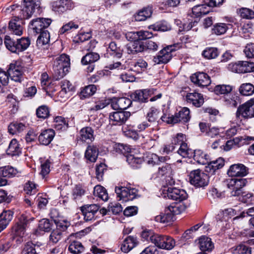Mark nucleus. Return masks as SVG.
<instances>
[{
    "mask_svg": "<svg viewBox=\"0 0 254 254\" xmlns=\"http://www.w3.org/2000/svg\"><path fill=\"white\" fill-rule=\"evenodd\" d=\"M98 149L96 146L89 145L85 153V158L92 162L96 161L98 156Z\"/></svg>",
    "mask_w": 254,
    "mask_h": 254,
    "instance_id": "obj_31",
    "label": "nucleus"
},
{
    "mask_svg": "<svg viewBox=\"0 0 254 254\" xmlns=\"http://www.w3.org/2000/svg\"><path fill=\"white\" fill-rule=\"evenodd\" d=\"M249 174V168L243 164L232 165L228 171V174L231 177H243Z\"/></svg>",
    "mask_w": 254,
    "mask_h": 254,
    "instance_id": "obj_12",
    "label": "nucleus"
},
{
    "mask_svg": "<svg viewBox=\"0 0 254 254\" xmlns=\"http://www.w3.org/2000/svg\"><path fill=\"white\" fill-rule=\"evenodd\" d=\"M99 209L96 204L86 205L81 207V211L86 221H90L94 218L95 214Z\"/></svg>",
    "mask_w": 254,
    "mask_h": 254,
    "instance_id": "obj_21",
    "label": "nucleus"
},
{
    "mask_svg": "<svg viewBox=\"0 0 254 254\" xmlns=\"http://www.w3.org/2000/svg\"><path fill=\"white\" fill-rule=\"evenodd\" d=\"M51 23V20L48 18H39L31 21L32 28L37 33H40L48 28Z\"/></svg>",
    "mask_w": 254,
    "mask_h": 254,
    "instance_id": "obj_13",
    "label": "nucleus"
},
{
    "mask_svg": "<svg viewBox=\"0 0 254 254\" xmlns=\"http://www.w3.org/2000/svg\"><path fill=\"white\" fill-rule=\"evenodd\" d=\"M72 7L70 0H57L52 2V9L59 13L64 12Z\"/></svg>",
    "mask_w": 254,
    "mask_h": 254,
    "instance_id": "obj_16",
    "label": "nucleus"
},
{
    "mask_svg": "<svg viewBox=\"0 0 254 254\" xmlns=\"http://www.w3.org/2000/svg\"><path fill=\"white\" fill-rule=\"evenodd\" d=\"M152 13L151 7L143 8L135 15V19L138 21H144L151 17Z\"/></svg>",
    "mask_w": 254,
    "mask_h": 254,
    "instance_id": "obj_34",
    "label": "nucleus"
},
{
    "mask_svg": "<svg viewBox=\"0 0 254 254\" xmlns=\"http://www.w3.org/2000/svg\"><path fill=\"white\" fill-rule=\"evenodd\" d=\"M18 173L16 169L11 166H5L0 168V176L1 177H11L15 176Z\"/></svg>",
    "mask_w": 254,
    "mask_h": 254,
    "instance_id": "obj_44",
    "label": "nucleus"
},
{
    "mask_svg": "<svg viewBox=\"0 0 254 254\" xmlns=\"http://www.w3.org/2000/svg\"><path fill=\"white\" fill-rule=\"evenodd\" d=\"M191 81L199 86H207L210 83L208 75L203 72L196 73L190 77Z\"/></svg>",
    "mask_w": 254,
    "mask_h": 254,
    "instance_id": "obj_17",
    "label": "nucleus"
},
{
    "mask_svg": "<svg viewBox=\"0 0 254 254\" xmlns=\"http://www.w3.org/2000/svg\"><path fill=\"white\" fill-rule=\"evenodd\" d=\"M202 55L207 59H215L218 56V52L216 48H207L203 51Z\"/></svg>",
    "mask_w": 254,
    "mask_h": 254,
    "instance_id": "obj_51",
    "label": "nucleus"
},
{
    "mask_svg": "<svg viewBox=\"0 0 254 254\" xmlns=\"http://www.w3.org/2000/svg\"><path fill=\"white\" fill-rule=\"evenodd\" d=\"M40 6V2L38 0H23V5H11L10 8L13 11V15H17L21 19H28Z\"/></svg>",
    "mask_w": 254,
    "mask_h": 254,
    "instance_id": "obj_2",
    "label": "nucleus"
},
{
    "mask_svg": "<svg viewBox=\"0 0 254 254\" xmlns=\"http://www.w3.org/2000/svg\"><path fill=\"white\" fill-rule=\"evenodd\" d=\"M4 44L6 48L11 52L19 53L18 46L17 44V41H13L9 36H5L4 38Z\"/></svg>",
    "mask_w": 254,
    "mask_h": 254,
    "instance_id": "obj_40",
    "label": "nucleus"
},
{
    "mask_svg": "<svg viewBox=\"0 0 254 254\" xmlns=\"http://www.w3.org/2000/svg\"><path fill=\"white\" fill-rule=\"evenodd\" d=\"M190 184L196 187H204L208 184V176L199 170L191 171L190 174Z\"/></svg>",
    "mask_w": 254,
    "mask_h": 254,
    "instance_id": "obj_5",
    "label": "nucleus"
},
{
    "mask_svg": "<svg viewBox=\"0 0 254 254\" xmlns=\"http://www.w3.org/2000/svg\"><path fill=\"white\" fill-rule=\"evenodd\" d=\"M68 250L72 254H78L83 251L84 247L80 242L73 241L69 246Z\"/></svg>",
    "mask_w": 254,
    "mask_h": 254,
    "instance_id": "obj_53",
    "label": "nucleus"
},
{
    "mask_svg": "<svg viewBox=\"0 0 254 254\" xmlns=\"http://www.w3.org/2000/svg\"><path fill=\"white\" fill-rule=\"evenodd\" d=\"M240 15L241 17L247 19L254 18V11L251 9L248 8H242L239 11Z\"/></svg>",
    "mask_w": 254,
    "mask_h": 254,
    "instance_id": "obj_61",
    "label": "nucleus"
},
{
    "mask_svg": "<svg viewBox=\"0 0 254 254\" xmlns=\"http://www.w3.org/2000/svg\"><path fill=\"white\" fill-rule=\"evenodd\" d=\"M50 41V34L47 30L43 31L40 33L37 40V45L39 48L49 44Z\"/></svg>",
    "mask_w": 254,
    "mask_h": 254,
    "instance_id": "obj_43",
    "label": "nucleus"
},
{
    "mask_svg": "<svg viewBox=\"0 0 254 254\" xmlns=\"http://www.w3.org/2000/svg\"><path fill=\"white\" fill-rule=\"evenodd\" d=\"M21 254H36L35 245L31 242H28L25 245Z\"/></svg>",
    "mask_w": 254,
    "mask_h": 254,
    "instance_id": "obj_64",
    "label": "nucleus"
},
{
    "mask_svg": "<svg viewBox=\"0 0 254 254\" xmlns=\"http://www.w3.org/2000/svg\"><path fill=\"white\" fill-rule=\"evenodd\" d=\"M174 46L170 45L160 51L157 56L154 58V62L157 64L167 63L172 58V52L175 50Z\"/></svg>",
    "mask_w": 254,
    "mask_h": 254,
    "instance_id": "obj_11",
    "label": "nucleus"
},
{
    "mask_svg": "<svg viewBox=\"0 0 254 254\" xmlns=\"http://www.w3.org/2000/svg\"><path fill=\"white\" fill-rule=\"evenodd\" d=\"M149 28L154 31L165 32L170 30L171 26L166 21H162L150 25Z\"/></svg>",
    "mask_w": 254,
    "mask_h": 254,
    "instance_id": "obj_39",
    "label": "nucleus"
},
{
    "mask_svg": "<svg viewBox=\"0 0 254 254\" xmlns=\"http://www.w3.org/2000/svg\"><path fill=\"white\" fill-rule=\"evenodd\" d=\"M17 44L18 46L19 52L27 49L30 44V41L28 38H21L17 40Z\"/></svg>",
    "mask_w": 254,
    "mask_h": 254,
    "instance_id": "obj_60",
    "label": "nucleus"
},
{
    "mask_svg": "<svg viewBox=\"0 0 254 254\" xmlns=\"http://www.w3.org/2000/svg\"><path fill=\"white\" fill-rule=\"evenodd\" d=\"M20 152L21 149L17 141L15 139H12L7 149V154L11 156H16L18 155Z\"/></svg>",
    "mask_w": 254,
    "mask_h": 254,
    "instance_id": "obj_37",
    "label": "nucleus"
},
{
    "mask_svg": "<svg viewBox=\"0 0 254 254\" xmlns=\"http://www.w3.org/2000/svg\"><path fill=\"white\" fill-rule=\"evenodd\" d=\"M224 165V160L220 157L215 160L209 161L205 166V171L210 173H213L216 170L221 168Z\"/></svg>",
    "mask_w": 254,
    "mask_h": 254,
    "instance_id": "obj_23",
    "label": "nucleus"
},
{
    "mask_svg": "<svg viewBox=\"0 0 254 254\" xmlns=\"http://www.w3.org/2000/svg\"><path fill=\"white\" fill-rule=\"evenodd\" d=\"M7 72L11 80L16 82L21 81L22 67L16 64H11L7 69Z\"/></svg>",
    "mask_w": 254,
    "mask_h": 254,
    "instance_id": "obj_18",
    "label": "nucleus"
},
{
    "mask_svg": "<svg viewBox=\"0 0 254 254\" xmlns=\"http://www.w3.org/2000/svg\"><path fill=\"white\" fill-rule=\"evenodd\" d=\"M130 116L129 112H115L110 115V121L115 125L125 123Z\"/></svg>",
    "mask_w": 254,
    "mask_h": 254,
    "instance_id": "obj_14",
    "label": "nucleus"
},
{
    "mask_svg": "<svg viewBox=\"0 0 254 254\" xmlns=\"http://www.w3.org/2000/svg\"><path fill=\"white\" fill-rule=\"evenodd\" d=\"M237 211L236 209L232 208H229L225 209L222 211L223 216L224 217V219L226 220L227 218H231L234 216L237 215L234 218V220H236L239 217H244L245 216V212H243L240 213V215H238L237 213Z\"/></svg>",
    "mask_w": 254,
    "mask_h": 254,
    "instance_id": "obj_42",
    "label": "nucleus"
},
{
    "mask_svg": "<svg viewBox=\"0 0 254 254\" xmlns=\"http://www.w3.org/2000/svg\"><path fill=\"white\" fill-rule=\"evenodd\" d=\"M127 50L128 54H135L142 52L144 50V45L136 41L127 45Z\"/></svg>",
    "mask_w": 254,
    "mask_h": 254,
    "instance_id": "obj_33",
    "label": "nucleus"
},
{
    "mask_svg": "<svg viewBox=\"0 0 254 254\" xmlns=\"http://www.w3.org/2000/svg\"><path fill=\"white\" fill-rule=\"evenodd\" d=\"M55 131L53 129H48L42 131L39 136L40 143L43 145H48L55 136Z\"/></svg>",
    "mask_w": 254,
    "mask_h": 254,
    "instance_id": "obj_22",
    "label": "nucleus"
},
{
    "mask_svg": "<svg viewBox=\"0 0 254 254\" xmlns=\"http://www.w3.org/2000/svg\"><path fill=\"white\" fill-rule=\"evenodd\" d=\"M127 154L126 155L127 161L133 167H137V165L141 164L144 161L147 164L154 166L159 162H163L166 160L164 157H159L156 154L148 153L142 158L140 156L139 151L135 148L126 146L124 148Z\"/></svg>",
    "mask_w": 254,
    "mask_h": 254,
    "instance_id": "obj_1",
    "label": "nucleus"
},
{
    "mask_svg": "<svg viewBox=\"0 0 254 254\" xmlns=\"http://www.w3.org/2000/svg\"><path fill=\"white\" fill-rule=\"evenodd\" d=\"M57 211L56 209H52L51 212V217L54 220L56 225V229L60 230L62 232H64L66 230L67 227L69 226V223L65 220H57L56 219V214H57Z\"/></svg>",
    "mask_w": 254,
    "mask_h": 254,
    "instance_id": "obj_26",
    "label": "nucleus"
},
{
    "mask_svg": "<svg viewBox=\"0 0 254 254\" xmlns=\"http://www.w3.org/2000/svg\"><path fill=\"white\" fill-rule=\"evenodd\" d=\"M175 119L178 123H185L190 119V110L187 107L183 108L178 114L175 116Z\"/></svg>",
    "mask_w": 254,
    "mask_h": 254,
    "instance_id": "obj_35",
    "label": "nucleus"
},
{
    "mask_svg": "<svg viewBox=\"0 0 254 254\" xmlns=\"http://www.w3.org/2000/svg\"><path fill=\"white\" fill-rule=\"evenodd\" d=\"M80 138L84 141H92L94 139V131L90 127H86L80 130Z\"/></svg>",
    "mask_w": 254,
    "mask_h": 254,
    "instance_id": "obj_30",
    "label": "nucleus"
},
{
    "mask_svg": "<svg viewBox=\"0 0 254 254\" xmlns=\"http://www.w3.org/2000/svg\"><path fill=\"white\" fill-rule=\"evenodd\" d=\"M20 18L17 15H13V18L9 22L8 29L13 34L20 36L23 33L22 21Z\"/></svg>",
    "mask_w": 254,
    "mask_h": 254,
    "instance_id": "obj_15",
    "label": "nucleus"
},
{
    "mask_svg": "<svg viewBox=\"0 0 254 254\" xmlns=\"http://www.w3.org/2000/svg\"><path fill=\"white\" fill-rule=\"evenodd\" d=\"M137 244L136 239L132 236H128L123 241L121 249L125 253H128L133 248H134Z\"/></svg>",
    "mask_w": 254,
    "mask_h": 254,
    "instance_id": "obj_24",
    "label": "nucleus"
},
{
    "mask_svg": "<svg viewBox=\"0 0 254 254\" xmlns=\"http://www.w3.org/2000/svg\"><path fill=\"white\" fill-rule=\"evenodd\" d=\"M187 208L185 204L175 203L169 206L165 209L164 213L155 217V220L160 223H168L174 220L175 215L184 211Z\"/></svg>",
    "mask_w": 254,
    "mask_h": 254,
    "instance_id": "obj_3",
    "label": "nucleus"
},
{
    "mask_svg": "<svg viewBox=\"0 0 254 254\" xmlns=\"http://www.w3.org/2000/svg\"><path fill=\"white\" fill-rule=\"evenodd\" d=\"M237 118L250 119L254 117V98L240 105L236 112Z\"/></svg>",
    "mask_w": 254,
    "mask_h": 254,
    "instance_id": "obj_6",
    "label": "nucleus"
},
{
    "mask_svg": "<svg viewBox=\"0 0 254 254\" xmlns=\"http://www.w3.org/2000/svg\"><path fill=\"white\" fill-rule=\"evenodd\" d=\"M27 223V219L25 217H22L19 222L13 228L15 235L22 237L24 235Z\"/></svg>",
    "mask_w": 254,
    "mask_h": 254,
    "instance_id": "obj_25",
    "label": "nucleus"
},
{
    "mask_svg": "<svg viewBox=\"0 0 254 254\" xmlns=\"http://www.w3.org/2000/svg\"><path fill=\"white\" fill-rule=\"evenodd\" d=\"M36 114L38 118L45 119L49 116V110L47 106L42 105L37 109Z\"/></svg>",
    "mask_w": 254,
    "mask_h": 254,
    "instance_id": "obj_63",
    "label": "nucleus"
},
{
    "mask_svg": "<svg viewBox=\"0 0 254 254\" xmlns=\"http://www.w3.org/2000/svg\"><path fill=\"white\" fill-rule=\"evenodd\" d=\"M158 177H165L164 180L166 185L172 186L175 184L173 177V171L171 166L169 164H164L159 167L157 172Z\"/></svg>",
    "mask_w": 254,
    "mask_h": 254,
    "instance_id": "obj_10",
    "label": "nucleus"
},
{
    "mask_svg": "<svg viewBox=\"0 0 254 254\" xmlns=\"http://www.w3.org/2000/svg\"><path fill=\"white\" fill-rule=\"evenodd\" d=\"M93 194L103 201L108 199V194L106 190L101 186L97 185L94 188Z\"/></svg>",
    "mask_w": 254,
    "mask_h": 254,
    "instance_id": "obj_38",
    "label": "nucleus"
},
{
    "mask_svg": "<svg viewBox=\"0 0 254 254\" xmlns=\"http://www.w3.org/2000/svg\"><path fill=\"white\" fill-rule=\"evenodd\" d=\"M228 69L232 72L242 73L254 71V64L246 61L232 63L228 65Z\"/></svg>",
    "mask_w": 254,
    "mask_h": 254,
    "instance_id": "obj_9",
    "label": "nucleus"
},
{
    "mask_svg": "<svg viewBox=\"0 0 254 254\" xmlns=\"http://www.w3.org/2000/svg\"><path fill=\"white\" fill-rule=\"evenodd\" d=\"M209 10V7L206 3L195 5L192 8V16L199 17L207 14Z\"/></svg>",
    "mask_w": 254,
    "mask_h": 254,
    "instance_id": "obj_28",
    "label": "nucleus"
},
{
    "mask_svg": "<svg viewBox=\"0 0 254 254\" xmlns=\"http://www.w3.org/2000/svg\"><path fill=\"white\" fill-rule=\"evenodd\" d=\"M100 58L98 54L96 53H89L84 56L81 60V63L83 64H88L97 61Z\"/></svg>",
    "mask_w": 254,
    "mask_h": 254,
    "instance_id": "obj_45",
    "label": "nucleus"
},
{
    "mask_svg": "<svg viewBox=\"0 0 254 254\" xmlns=\"http://www.w3.org/2000/svg\"><path fill=\"white\" fill-rule=\"evenodd\" d=\"M192 155L194 160L198 164L207 165L209 162V156L200 150L194 151Z\"/></svg>",
    "mask_w": 254,
    "mask_h": 254,
    "instance_id": "obj_27",
    "label": "nucleus"
},
{
    "mask_svg": "<svg viewBox=\"0 0 254 254\" xmlns=\"http://www.w3.org/2000/svg\"><path fill=\"white\" fill-rule=\"evenodd\" d=\"M247 181L245 179H237L234 190L231 194L233 196H238L241 192V189L246 185Z\"/></svg>",
    "mask_w": 254,
    "mask_h": 254,
    "instance_id": "obj_49",
    "label": "nucleus"
},
{
    "mask_svg": "<svg viewBox=\"0 0 254 254\" xmlns=\"http://www.w3.org/2000/svg\"><path fill=\"white\" fill-rule=\"evenodd\" d=\"M232 90V86L229 85H218L215 87L214 92L217 94H229Z\"/></svg>",
    "mask_w": 254,
    "mask_h": 254,
    "instance_id": "obj_55",
    "label": "nucleus"
},
{
    "mask_svg": "<svg viewBox=\"0 0 254 254\" xmlns=\"http://www.w3.org/2000/svg\"><path fill=\"white\" fill-rule=\"evenodd\" d=\"M186 100L188 103L191 104L196 107H200L204 103L203 95L195 92L187 93Z\"/></svg>",
    "mask_w": 254,
    "mask_h": 254,
    "instance_id": "obj_19",
    "label": "nucleus"
},
{
    "mask_svg": "<svg viewBox=\"0 0 254 254\" xmlns=\"http://www.w3.org/2000/svg\"><path fill=\"white\" fill-rule=\"evenodd\" d=\"M61 94L69 93L74 90V86L69 81L64 80L61 82Z\"/></svg>",
    "mask_w": 254,
    "mask_h": 254,
    "instance_id": "obj_58",
    "label": "nucleus"
},
{
    "mask_svg": "<svg viewBox=\"0 0 254 254\" xmlns=\"http://www.w3.org/2000/svg\"><path fill=\"white\" fill-rule=\"evenodd\" d=\"M97 88L94 85H89L84 87L80 92L81 98H86L93 95Z\"/></svg>",
    "mask_w": 254,
    "mask_h": 254,
    "instance_id": "obj_48",
    "label": "nucleus"
},
{
    "mask_svg": "<svg viewBox=\"0 0 254 254\" xmlns=\"http://www.w3.org/2000/svg\"><path fill=\"white\" fill-rule=\"evenodd\" d=\"M164 242H162V249L170 250L172 249L175 246V241L171 237L169 236H164Z\"/></svg>",
    "mask_w": 254,
    "mask_h": 254,
    "instance_id": "obj_56",
    "label": "nucleus"
},
{
    "mask_svg": "<svg viewBox=\"0 0 254 254\" xmlns=\"http://www.w3.org/2000/svg\"><path fill=\"white\" fill-rule=\"evenodd\" d=\"M178 153L183 157L190 158L192 155L193 151L189 148L187 143L181 145L178 150Z\"/></svg>",
    "mask_w": 254,
    "mask_h": 254,
    "instance_id": "obj_52",
    "label": "nucleus"
},
{
    "mask_svg": "<svg viewBox=\"0 0 254 254\" xmlns=\"http://www.w3.org/2000/svg\"><path fill=\"white\" fill-rule=\"evenodd\" d=\"M233 254H251V250L247 246L241 244L232 248Z\"/></svg>",
    "mask_w": 254,
    "mask_h": 254,
    "instance_id": "obj_57",
    "label": "nucleus"
},
{
    "mask_svg": "<svg viewBox=\"0 0 254 254\" xmlns=\"http://www.w3.org/2000/svg\"><path fill=\"white\" fill-rule=\"evenodd\" d=\"M107 52L113 56L120 58L122 56L123 49L121 47L118 46L115 42H112L110 43Z\"/></svg>",
    "mask_w": 254,
    "mask_h": 254,
    "instance_id": "obj_36",
    "label": "nucleus"
},
{
    "mask_svg": "<svg viewBox=\"0 0 254 254\" xmlns=\"http://www.w3.org/2000/svg\"><path fill=\"white\" fill-rule=\"evenodd\" d=\"M147 119L149 122H154L159 118V112L155 108H151L149 109L147 114Z\"/></svg>",
    "mask_w": 254,
    "mask_h": 254,
    "instance_id": "obj_62",
    "label": "nucleus"
},
{
    "mask_svg": "<svg viewBox=\"0 0 254 254\" xmlns=\"http://www.w3.org/2000/svg\"><path fill=\"white\" fill-rule=\"evenodd\" d=\"M25 129V126L21 123L13 122L11 123L8 127L10 134H15L20 133Z\"/></svg>",
    "mask_w": 254,
    "mask_h": 254,
    "instance_id": "obj_41",
    "label": "nucleus"
},
{
    "mask_svg": "<svg viewBox=\"0 0 254 254\" xmlns=\"http://www.w3.org/2000/svg\"><path fill=\"white\" fill-rule=\"evenodd\" d=\"M148 94L146 90H138L134 92L133 94V99L135 101L145 102L148 99Z\"/></svg>",
    "mask_w": 254,
    "mask_h": 254,
    "instance_id": "obj_47",
    "label": "nucleus"
},
{
    "mask_svg": "<svg viewBox=\"0 0 254 254\" xmlns=\"http://www.w3.org/2000/svg\"><path fill=\"white\" fill-rule=\"evenodd\" d=\"M164 191H166V194L169 198L177 201L181 204H184L183 201L188 198V194L186 191L182 189H179L173 187H165Z\"/></svg>",
    "mask_w": 254,
    "mask_h": 254,
    "instance_id": "obj_8",
    "label": "nucleus"
},
{
    "mask_svg": "<svg viewBox=\"0 0 254 254\" xmlns=\"http://www.w3.org/2000/svg\"><path fill=\"white\" fill-rule=\"evenodd\" d=\"M224 100L226 105L232 107H237L241 102L239 97L236 94L232 93L224 95Z\"/></svg>",
    "mask_w": 254,
    "mask_h": 254,
    "instance_id": "obj_29",
    "label": "nucleus"
},
{
    "mask_svg": "<svg viewBox=\"0 0 254 254\" xmlns=\"http://www.w3.org/2000/svg\"><path fill=\"white\" fill-rule=\"evenodd\" d=\"M70 67V60L65 54H62L57 58L53 65L55 78L58 80L63 77L68 72Z\"/></svg>",
    "mask_w": 254,
    "mask_h": 254,
    "instance_id": "obj_4",
    "label": "nucleus"
},
{
    "mask_svg": "<svg viewBox=\"0 0 254 254\" xmlns=\"http://www.w3.org/2000/svg\"><path fill=\"white\" fill-rule=\"evenodd\" d=\"M115 192L120 200L127 202L135 198L137 196L138 191L135 188L117 187L115 188Z\"/></svg>",
    "mask_w": 254,
    "mask_h": 254,
    "instance_id": "obj_7",
    "label": "nucleus"
},
{
    "mask_svg": "<svg viewBox=\"0 0 254 254\" xmlns=\"http://www.w3.org/2000/svg\"><path fill=\"white\" fill-rule=\"evenodd\" d=\"M228 29V25L224 23H218L213 25V33L217 35L224 34Z\"/></svg>",
    "mask_w": 254,
    "mask_h": 254,
    "instance_id": "obj_46",
    "label": "nucleus"
},
{
    "mask_svg": "<svg viewBox=\"0 0 254 254\" xmlns=\"http://www.w3.org/2000/svg\"><path fill=\"white\" fill-rule=\"evenodd\" d=\"M131 103L130 99L126 97L114 98L111 102V107L114 110H125L128 108Z\"/></svg>",
    "mask_w": 254,
    "mask_h": 254,
    "instance_id": "obj_20",
    "label": "nucleus"
},
{
    "mask_svg": "<svg viewBox=\"0 0 254 254\" xmlns=\"http://www.w3.org/2000/svg\"><path fill=\"white\" fill-rule=\"evenodd\" d=\"M239 91L245 96L252 95L254 93V86L251 83H244L240 87Z\"/></svg>",
    "mask_w": 254,
    "mask_h": 254,
    "instance_id": "obj_50",
    "label": "nucleus"
},
{
    "mask_svg": "<svg viewBox=\"0 0 254 254\" xmlns=\"http://www.w3.org/2000/svg\"><path fill=\"white\" fill-rule=\"evenodd\" d=\"M164 236L158 234H154L150 237V241L155 245V247H157L160 249L162 248V244L163 241Z\"/></svg>",
    "mask_w": 254,
    "mask_h": 254,
    "instance_id": "obj_59",
    "label": "nucleus"
},
{
    "mask_svg": "<svg viewBox=\"0 0 254 254\" xmlns=\"http://www.w3.org/2000/svg\"><path fill=\"white\" fill-rule=\"evenodd\" d=\"M198 247L202 251H211L213 248V245L211 239L206 237H201L198 239Z\"/></svg>",
    "mask_w": 254,
    "mask_h": 254,
    "instance_id": "obj_32",
    "label": "nucleus"
},
{
    "mask_svg": "<svg viewBox=\"0 0 254 254\" xmlns=\"http://www.w3.org/2000/svg\"><path fill=\"white\" fill-rule=\"evenodd\" d=\"M13 212L10 210H3L0 215V220L7 226L13 218Z\"/></svg>",
    "mask_w": 254,
    "mask_h": 254,
    "instance_id": "obj_54",
    "label": "nucleus"
}]
</instances>
